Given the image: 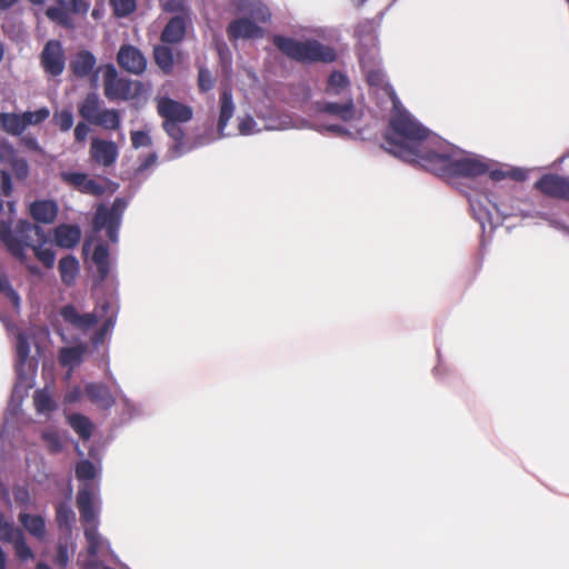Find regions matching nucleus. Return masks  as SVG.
I'll use <instances>...</instances> for the list:
<instances>
[{"label": "nucleus", "instance_id": "obj_1", "mask_svg": "<svg viewBox=\"0 0 569 569\" xmlns=\"http://www.w3.org/2000/svg\"><path fill=\"white\" fill-rule=\"evenodd\" d=\"M392 130L389 137L390 152L437 176L475 178L490 169L485 158L468 153L430 133L416 119H410L405 113L393 120Z\"/></svg>", "mask_w": 569, "mask_h": 569}, {"label": "nucleus", "instance_id": "obj_2", "mask_svg": "<svg viewBox=\"0 0 569 569\" xmlns=\"http://www.w3.org/2000/svg\"><path fill=\"white\" fill-rule=\"evenodd\" d=\"M0 320L4 323L9 331L16 330L4 318L0 316ZM33 342V333L31 331L16 332V371L18 382L14 386L11 397V405L20 406L23 392L32 387L33 376L37 370V360L30 357L31 343Z\"/></svg>", "mask_w": 569, "mask_h": 569}, {"label": "nucleus", "instance_id": "obj_3", "mask_svg": "<svg viewBox=\"0 0 569 569\" xmlns=\"http://www.w3.org/2000/svg\"><path fill=\"white\" fill-rule=\"evenodd\" d=\"M77 507L84 527V536L88 542V559L83 561L86 569H98L100 566L98 552L101 538L98 535V507L94 492L84 485L78 492Z\"/></svg>", "mask_w": 569, "mask_h": 569}, {"label": "nucleus", "instance_id": "obj_4", "mask_svg": "<svg viewBox=\"0 0 569 569\" xmlns=\"http://www.w3.org/2000/svg\"><path fill=\"white\" fill-rule=\"evenodd\" d=\"M43 236L44 231L41 227L26 220L19 221L14 229L11 228V222L9 221L0 223L1 241L20 260L24 259L26 249L31 248L34 242H41Z\"/></svg>", "mask_w": 569, "mask_h": 569}, {"label": "nucleus", "instance_id": "obj_5", "mask_svg": "<svg viewBox=\"0 0 569 569\" xmlns=\"http://www.w3.org/2000/svg\"><path fill=\"white\" fill-rule=\"evenodd\" d=\"M273 43L287 57L300 62H331L336 59L333 49L316 40L298 41L292 38L276 36Z\"/></svg>", "mask_w": 569, "mask_h": 569}, {"label": "nucleus", "instance_id": "obj_6", "mask_svg": "<svg viewBox=\"0 0 569 569\" xmlns=\"http://www.w3.org/2000/svg\"><path fill=\"white\" fill-rule=\"evenodd\" d=\"M377 50L372 49L370 52H365L362 49L359 52L360 63L363 72L366 73L367 81L370 87L382 89L391 99L393 106V114L390 119V132L387 134L388 151L390 152L389 137L392 134V122L398 116L405 113L410 119H415L401 104L393 88L386 81L385 73L379 67L377 61Z\"/></svg>", "mask_w": 569, "mask_h": 569}, {"label": "nucleus", "instance_id": "obj_7", "mask_svg": "<svg viewBox=\"0 0 569 569\" xmlns=\"http://www.w3.org/2000/svg\"><path fill=\"white\" fill-rule=\"evenodd\" d=\"M316 110L321 118V121L316 126L318 131L329 132L335 136L349 133L342 123L351 121L356 116L355 104L351 99L343 103H317Z\"/></svg>", "mask_w": 569, "mask_h": 569}, {"label": "nucleus", "instance_id": "obj_8", "mask_svg": "<svg viewBox=\"0 0 569 569\" xmlns=\"http://www.w3.org/2000/svg\"><path fill=\"white\" fill-rule=\"evenodd\" d=\"M0 541L11 543L20 561L34 559V552L28 546L23 530L3 515H0Z\"/></svg>", "mask_w": 569, "mask_h": 569}, {"label": "nucleus", "instance_id": "obj_9", "mask_svg": "<svg viewBox=\"0 0 569 569\" xmlns=\"http://www.w3.org/2000/svg\"><path fill=\"white\" fill-rule=\"evenodd\" d=\"M140 81L118 77L117 70L109 64V99L132 100L143 93Z\"/></svg>", "mask_w": 569, "mask_h": 569}, {"label": "nucleus", "instance_id": "obj_10", "mask_svg": "<svg viewBox=\"0 0 569 569\" xmlns=\"http://www.w3.org/2000/svg\"><path fill=\"white\" fill-rule=\"evenodd\" d=\"M40 64L52 77L60 76L66 67L62 44L58 40H49L40 54Z\"/></svg>", "mask_w": 569, "mask_h": 569}, {"label": "nucleus", "instance_id": "obj_11", "mask_svg": "<svg viewBox=\"0 0 569 569\" xmlns=\"http://www.w3.org/2000/svg\"><path fill=\"white\" fill-rule=\"evenodd\" d=\"M157 108L164 121L188 122L193 114L189 106L167 97L158 99Z\"/></svg>", "mask_w": 569, "mask_h": 569}, {"label": "nucleus", "instance_id": "obj_12", "mask_svg": "<svg viewBox=\"0 0 569 569\" xmlns=\"http://www.w3.org/2000/svg\"><path fill=\"white\" fill-rule=\"evenodd\" d=\"M535 186L546 196L569 200V180L567 178L545 174Z\"/></svg>", "mask_w": 569, "mask_h": 569}, {"label": "nucleus", "instance_id": "obj_13", "mask_svg": "<svg viewBox=\"0 0 569 569\" xmlns=\"http://www.w3.org/2000/svg\"><path fill=\"white\" fill-rule=\"evenodd\" d=\"M83 254L91 266H94L102 278L107 274V246L93 239L83 243Z\"/></svg>", "mask_w": 569, "mask_h": 569}, {"label": "nucleus", "instance_id": "obj_14", "mask_svg": "<svg viewBox=\"0 0 569 569\" xmlns=\"http://www.w3.org/2000/svg\"><path fill=\"white\" fill-rule=\"evenodd\" d=\"M119 64L131 73H142L147 67L143 54L132 46H124L118 53Z\"/></svg>", "mask_w": 569, "mask_h": 569}, {"label": "nucleus", "instance_id": "obj_15", "mask_svg": "<svg viewBox=\"0 0 569 569\" xmlns=\"http://www.w3.org/2000/svg\"><path fill=\"white\" fill-rule=\"evenodd\" d=\"M60 315L66 322L81 331H87L98 323V318L94 313H79L72 305L64 306Z\"/></svg>", "mask_w": 569, "mask_h": 569}, {"label": "nucleus", "instance_id": "obj_16", "mask_svg": "<svg viewBox=\"0 0 569 569\" xmlns=\"http://www.w3.org/2000/svg\"><path fill=\"white\" fill-rule=\"evenodd\" d=\"M58 204L53 200H36L29 206V213L39 223L50 224L58 216Z\"/></svg>", "mask_w": 569, "mask_h": 569}, {"label": "nucleus", "instance_id": "obj_17", "mask_svg": "<svg viewBox=\"0 0 569 569\" xmlns=\"http://www.w3.org/2000/svg\"><path fill=\"white\" fill-rule=\"evenodd\" d=\"M191 18L176 16L171 18L161 32V41L164 43H179L183 40L187 26Z\"/></svg>", "mask_w": 569, "mask_h": 569}, {"label": "nucleus", "instance_id": "obj_18", "mask_svg": "<svg viewBox=\"0 0 569 569\" xmlns=\"http://www.w3.org/2000/svg\"><path fill=\"white\" fill-rule=\"evenodd\" d=\"M228 31L230 38L233 40L239 38L256 39L261 38L263 34V30L259 26L246 18H241L231 22L229 24Z\"/></svg>", "mask_w": 569, "mask_h": 569}, {"label": "nucleus", "instance_id": "obj_19", "mask_svg": "<svg viewBox=\"0 0 569 569\" xmlns=\"http://www.w3.org/2000/svg\"><path fill=\"white\" fill-rule=\"evenodd\" d=\"M79 112L83 119L97 124H103L107 119V113L100 109L99 98L94 92L86 97Z\"/></svg>", "mask_w": 569, "mask_h": 569}, {"label": "nucleus", "instance_id": "obj_20", "mask_svg": "<svg viewBox=\"0 0 569 569\" xmlns=\"http://www.w3.org/2000/svg\"><path fill=\"white\" fill-rule=\"evenodd\" d=\"M87 352V345L78 342L71 347H63L59 351V362L63 367L69 368L68 377L71 376L72 370L78 367Z\"/></svg>", "mask_w": 569, "mask_h": 569}, {"label": "nucleus", "instance_id": "obj_21", "mask_svg": "<svg viewBox=\"0 0 569 569\" xmlns=\"http://www.w3.org/2000/svg\"><path fill=\"white\" fill-rule=\"evenodd\" d=\"M236 106L233 103L232 93L229 88H224L220 96V108L218 118V131L221 137L227 136L224 130L233 117Z\"/></svg>", "mask_w": 569, "mask_h": 569}, {"label": "nucleus", "instance_id": "obj_22", "mask_svg": "<svg viewBox=\"0 0 569 569\" xmlns=\"http://www.w3.org/2000/svg\"><path fill=\"white\" fill-rule=\"evenodd\" d=\"M81 239V230L76 224H59L54 229V241L61 248H73Z\"/></svg>", "mask_w": 569, "mask_h": 569}, {"label": "nucleus", "instance_id": "obj_23", "mask_svg": "<svg viewBox=\"0 0 569 569\" xmlns=\"http://www.w3.org/2000/svg\"><path fill=\"white\" fill-rule=\"evenodd\" d=\"M128 206V200L116 198L112 206L109 208V243L118 242V230L121 224L122 213Z\"/></svg>", "mask_w": 569, "mask_h": 569}, {"label": "nucleus", "instance_id": "obj_24", "mask_svg": "<svg viewBox=\"0 0 569 569\" xmlns=\"http://www.w3.org/2000/svg\"><path fill=\"white\" fill-rule=\"evenodd\" d=\"M19 522L23 528L38 540H43L46 537V521L40 515H31L28 512H20L18 516Z\"/></svg>", "mask_w": 569, "mask_h": 569}, {"label": "nucleus", "instance_id": "obj_25", "mask_svg": "<svg viewBox=\"0 0 569 569\" xmlns=\"http://www.w3.org/2000/svg\"><path fill=\"white\" fill-rule=\"evenodd\" d=\"M96 63L97 61L92 53L89 51H81L76 56L70 67L76 76L86 77L93 71Z\"/></svg>", "mask_w": 569, "mask_h": 569}, {"label": "nucleus", "instance_id": "obj_26", "mask_svg": "<svg viewBox=\"0 0 569 569\" xmlns=\"http://www.w3.org/2000/svg\"><path fill=\"white\" fill-rule=\"evenodd\" d=\"M0 128L11 136H20L24 132L22 114L13 112L0 113Z\"/></svg>", "mask_w": 569, "mask_h": 569}, {"label": "nucleus", "instance_id": "obj_27", "mask_svg": "<svg viewBox=\"0 0 569 569\" xmlns=\"http://www.w3.org/2000/svg\"><path fill=\"white\" fill-rule=\"evenodd\" d=\"M59 271L62 282L71 286L76 282L79 273V262L73 256H67L59 261Z\"/></svg>", "mask_w": 569, "mask_h": 569}, {"label": "nucleus", "instance_id": "obj_28", "mask_svg": "<svg viewBox=\"0 0 569 569\" xmlns=\"http://www.w3.org/2000/svg\"><path fill=\"white\" fill-rule=\"evenodd\" d=\"M234 3L260 22L268 21L271 16L269 9L258 0H234Z\"/></svg>", "mask_w": 569, "mask_h": 569}, {"label": "nucleus", "instance_id": "obj_29", "mask_svg": "<svg viewBox=\"0 0 569 569\" xmlns=\"http://www.w3.org/2000/svg\"><path fill=\"white\" fill-rule=\"evenodd\" d=\"M306 126V121H300L297 123L292 120V118L288 114H281L277 117H271L266 119L264 129L266 130H288L291 128H302Z\"/></svg>", "mask_w": 569, "mask_h": 569}, {"label": "nucleus", "instance_id": "obj_30", "mask_svg": "<svg viewBox=\"0 0 569 569\" xmlns=\"http://www.w3.org/2000/svg\"><path fill=\"white\" fill-rule=\"evenodd\" d=\"M68 422L71 428L82 438L89 439L92 433V423L90 420L79 413L70 415L68 417Z\"/></svg>", "mask_w": 569, "mask_h": 569}, {"label": "nucleus", "instance_id": "obj_31", "mask_svg": "<svg viewBox=\"0 0 569 569\" xmlns=\"http://www.w3.org/2000/svg\"><path fill=\"white\" fill-rule=\"evenodd\" d=\"M36 257L47 267L51 268L54 264L56 253L50 246H47L46 234L41 242H34L31 247Z\"/></svg>", "mask_w": 569, "mask_h": 569}, {"label": "nucleus", "instance_id": "obj_32", "mask_svg": "<svg viewBox=\"0 0 569 569\" xmlns=\"http://www.w3.org/2000/svg\"><path fill=\"white\" fill-rule=\"evenodd\" d=\"M154 60L159 68L166 72L170 73L173 68V53L170 48L166 46H157L154 48Z\"/></svg>", "mask_w": 569, "mask_h": 569}, {"label": "nucleus", "instance_id": "obj_33", "mask_svg": "<svg viewBox=\"0 0 569 569\" xmlns=\"http://www.w3.org/2000/svg\"><path fill=\"white\" fill-rule=\"evenodd\" d=\"M348 84L347 77L341 72L335 71L328 79L327 93L339 94L348 88Z\"/></svg>", "mask_w": 569, "mask_h": 569}, {"label": "nucleus", "instance_id": "obj_34", "mask_svg": "<svg viewBox=\"0 0 569 569\" xmlns=\"http://www.w3.org/2000/svg\"><path fill=\"white\" fill-rule=\"evenodd\" d=\"M76 520L74 511L70 506L61 503L57 508V522L59 527L70 529Z\"/></svg>", "mask_w": 569, "mask_h": 569}, {"label": "nucleus", "instance_id": "obj_35", "mask_svg": "<svg viewBox=\"0 0 569 569\" xmlns=\"http://www.w3.org/2000/svg\"><path fill=\"white\" fill-rule=\"evenodd\" d=\"M37 411L46 413L54 408V402L47 390H38L33 397Z\"/></svg>", "mask_w": 569, "mask_h": 569}, {"label": "nucleus", "instance_id": "obj_36", "mask_svg": "<svg viewBox=\"0 0 569 569\" xmlns=\"http://www.w3.org/2000/svg\"><path fill=\"white\" fill-rule=\"evenodd\" d=\"M50 116V110L47 107H42L36 111H26L22 113L24 129L28 126H36L44 121Z\"/></svg>", "mask_w": 569, "mask_h": 569}, {"label": "nucleus", "instance_id": "obj_37", "mask_svg": "<svg viewBox=\"0 0 569 569\" xmlns=\"http://www.w3.org/2000/svg\"><path fill=\"white\" fill-rule=\"evenodd\" d=\"M470 207L475 218L480 222L482 227H485L486 222H491L492 212L488 207L483 206L480 200H470Z\"/></svg>", "mask_w": 569, "mask_h": 569}, {"label": "nucleus", "instance_id": "obj_38", "mask_svg": "<svg viewBox=\"0 0 569 569\" xmlns=\"http://www.w3.org/2000/svg\"><path fill=\"white\" fill-rule=\"evenodd\" d=\"M0 292L8 298L10 303L16 310L20 308V297L18 292L11 287L6 276L0 273Z\"/></svg>", "mask_w": 569, "mask_h": 569}, {"label": "nucleus", "instance_id": "obj_39", "mask_svg": "<svg viewBox=\"0 0 569 569\" xmlns=\"http://www.w3.org/2000/svg\"><path fill=\"white\" fill-rule=\"evenodd\" d=\"M110 4L114 14L119 18L127 17L137 9L136 0H110Z\"/></svg>", "mask_w": 569, "mask_h": 569}, {"label": "nucleus", "instance_id": "obj_40", "mask_svg": "<svg viewBox=\"0 0 569 569\" xmlns=\"http://www.w3.org/2000/svg\"><path fill=\"white\" fill-rule=\"evenodd\" d=\"M91 157L97 163L107 167V141L93 139L91 144Z\"/></svg>", "mask_w": 569, "mask_h": 569}, {"label": "nucleus", "instance_id": "obj_41", "mask_svg": "<svg viewBox=\"0 0 569 569\" xmlns=\"http://www.w3.org/2000/svg\"><path fill=\"white\" fill-rule=\"evenodd\" d=\"M96 473V467L88 460L80 461L76 467V476L81 481L92 480Z\"/></svg>", "mask_w": 569, "mask_h": 569}, {"label": "nucleus", "instance_id": "obj_42", "mask_svg": "<svg viewBox=\"0 0 569 569\" xmlns=\"http://www.w3.org/2000/svg\"><path fill=\"white\" fill-rule=\"evenodd\" d=\"M67 10L64 7H50L47 9L46 14L52 21L59 22L62 26H70L71 19Z\"/></svg>", "mask_w": 569, "mask_h": 569}, {"label": "nucleus", "instance_id": "obj_43", "mask_svg": "<svg viewBox=\"0 0 569 569\" xmlns=\"http://www.w3.org/2000/svg\"><path fill=\"white\" fill-rule=\"evenodd\" d=\"M61 179L68 184L82 191L84 184H87L88 176L81 172H61Z\"/></svg>", "mask_w": 569, "mask_h": 569}, {"label": "nucleus", "instance_id": "obj_44", "mask_svg": "<svg viewBox=\"0 0 569 569\" xmlns=\"http://www.w3.org/2000/svg\"><path fill=\"white\" fill-rule=\"evenodd\" d=\"M163 10L170 13H177V16L190 18V10L186 0H168L163 4Z\"/></svg>", "mask_w": 569, "mask_h": 569}, {"label": "nucleus", "instance_id": "obj_45", "mask_svg": "<svg viewBox=\"0 0 569 569\" xmlns=\"http://www.w3.org/2000/svg\"><path fill=\"white\" fill-rule=\"evenodd\" d=\"M238 130L242 136H250L260 132L261 128L251 116H244L239 118Z\"/></svg>", "mask_w": 569, "mask_h": 569}, {"label": "nucleus", "instance_id": "obj_46", "mask_svg": "<svg viewBox=\"0 0 569 569\" xmlns=\"http://www.w3.org/2000/svg\"><path fill=\"white\" fill-rule=\"evenodd\" d=\"M53 120L62 131H68L73 126V114L70 110H62L54 113Z\"/></svg>", "mask_w": 569, "mask_h": 569}, {"label": "nucleus", "instance_id": "obj_47", "mask_svg": "<svg viewBox=\"0 0 569 569\" xmlns=\"http://www.w3.org/2000/svg\"><path fill=\"white\" fill-rule=\"evenodd\" d=\"M180 122L174 121H164L163 128L166 132L177 142L176 149L179 148V144L181 143L183 139V130L179 126Z\"/></svg>", "mask_w": 569, "mask_h": 569}, {"label": "nucleus", "instance_id": "obj_48", "mask_svg": "<svg viewBox=\"0 0 569 569\" xmlns=\"http://www.w3.org/2000/svg\"><path fill=\"white\" fill-rule=\"evenodd\" d=\"M132 146L138 149L151 144V137L148 131L139 130L131 133Z\"/></svg>", "mask_w": 569, "mask_h": 569}, {"label": "nucleus", "instance_id": "obj_49", "mask_svg": "<svg viewBox=\"0 0 569 569\" xmlns=\"http://www.w3.org/2000/svg\"><path fill=\"white\" fill-rule=\"evenodd\" d=\"M199 88L201 91H210L214 86V80L211 76V72L204 68L199 70Z\"/></svg>", "mask_w": 569, "mask_h": 569}, {"label": "nucleus", "instance_id": "obj_50", "mask_svg": "<svg viewBox=\"0 0 569 569\" xmlns=\"http://www.w3.org/2000/svg\"><path fill=\"white\" fill-rule=\"evenodd\" d=\"M60 4L66 9L76 13H86L89 6L83 0H59Z\"/></svg>", "mask_w": 569, "mask_h": 569}, {"label": "nucleus", "instance_id": "obj_51", "mask_svg": "<svg viewBox=\"0 0 569 569\" xmlns=\"http://www.w3.org/2000/svg\"><path fill=\"white\" fill-rule=\"evenodd\" d=\"M12 192L11 176L7 171L0 170V196L9 197Z\"/></svg>", "mask_w": 569, "mask_h": 569}, {"label": "nucleus", "instance_id": "obj_52", "mask_svg": "<svg viewBox=\"0 0 569 569\" xmlns=\"http://www.w3.org/2000/svg\"><path fill=\"white\" fill-rule=\"evenodd\" d=\"M107 226V206L100 204L98 207L94 220L93 228L96 231L102 230Z\"/></svg>", "mask_w": 569, "mask_h": 569}, {"label": "nucleus", "instance_id": "obj_53", "mask_svg": "<svg viewBox=\"0 0 569 569\" xmlns=\"http://www.w3.org/2000/svg\"><path fill=\"white\" fill-rule=\"evenodd\" d=\"M43 440L51 451H59L62 447L61 440L54 431H46L43 433Z\"/></svg>", "mask_w": 569, "mask_h": 569}, {"label": "nucleus", "instance_id": "obj_54", "mask_svg": "<svg viewBox=\"0 0 569 569\" xmlns=\"http://www.w3.org/2000/svg\"><path fill=\"white\" fill-rule=\"evenodd\" d=\"M86 395L91 401H99L104 395V388L100 385L89 383L86 387Z\"/></svg>", "mask_w": 569, "mask_h": 569}, {"label": "nucleus", "instance_id": "obj_55", "mask_svg": "<svg viewBox=\"0 0 569 569\" xmlns=\"http://www.w3.org/2000/svg\"><path fill=\"white\" fill-rule=\"evenodd\" d=\"M14 154L16 151L10 143L0 141V161L9 163L13 160Z\"/></svg>", "mask_w": 569, "mask_h": 569}, {"label": "nucleus", "instance_id": "obj_56", "mask_svg": "<svg viewBox=\"0 0 569 569\" xmlns=\"http://www.w3.org/2000/svg\"><path fill=\"white\" fill-rule=\"evenodd\" d=\"M82 192L90 193V194H101L103 193V188L98 184L93 179H88L87 184H84Z\"/></svg>", "mask_w": 569, "mask_h": 569}, {"label": "nucleus", "instance_id": "obj_57", "mask_svg": "<svg viewBox=\"0 0 569 569\" xmlns=\"http://www.w3.org/2000/svg\"><path fill=\"white\" fill-rule=\"evenodd\" d=\"M112 406H114L116 409H118L120 407L123 408V409H127L128 410V418L132 417L133 406L130 405V402L126 398H120L118 400H112V403H111V400L109 399V408H111Z\"/></svg>", "mask_w": 569, "mask_h": 569}, {"label": "nucleus", "instance_id": "obj_58", "mask_svg": "<svg viewBox=\"0 0 569 569\" xmlns=\"http://www.w3.org/2000/svg\"><path fill=\"white\" fill-rule=\"evenodd\" d=\"M14 499L17 502L27 506L30 502L29 491L23 487L17 488L14 490Z\"/></svg>", "mask_w": 569, "mask_h": 569}, {"label": "nucleus", "instance_id": "obj_59", "mask_svg": "<svg viewBox=\"0 0 569 569\" xmlns=\"http://www.w3.org/2000/svg\"><path fill=\"white\" fill-rule=\"evenodd\" d=\"M81 389L79 387H74L66 393L64 401L68 403H74L81 398Z\"/></svg>", "mask_w": 569, "mask_h": 569}, {"label": "nucleus", "instance_id": "obj_60", "mask_svg": "<svg viewBox=\"0 0 569 569\" xmlns=\"http://www.w3.org/2000/svg\"><path fill=\"white\" fill-rule=\"evenodd\" d=\"M89 133V127L86 123H78L74 129V137L78 141H83Z\"/></svg>", "mask_w": 569, "mask_h": 569}, {"label": "nucleus", "instance_id": "obj_61", "mask_svg": "<svg viewBox=\"0 0 569 569\" xmlns=\"http://www.w3.org/2000/svg\"><path fill=\"white\" fill-rule=\"evenodd\" d=\"M57 563L61 567H66L68 563V552L67 549L62 546L58 549Z\"/></svg>", "mask_w": 569, "mask_h": 569}, {"label": "nucleus", "instance_id": "obj_62", "mask_svg": "<svg viewBox=\"0 0 569 569\" xmlns=\"http://www.w3.org/2000/svg\"><path fill=\"white\" fill-rule=\"evenodd\" d=\"M157 161V156L154 153L152 154H149L146 160L140 164V167L138 168V171H143L146 169H148L149 167L153 166Z\"/></svg>", "mask_w": 569, "mask_h": 569}, {"label": "nucleus", "instance_id": "obj_63", "mask_svg": "<svg viewBox=\"0 0 569 569\" xmlns=\"http://www.w3.org/2000/svg\"><path fill=\"white\" fill-rule=\"evenodd\" d=\"M218 51H219V54L221 57V60H222L223 64H227V63L230 64V59H229L230 54H229V50H228L227 46L226 44H220L218 47Z\"/></svg>", "mask_w": 569, "mask_h": 569}, {"label": "nucleus", "instance_id": "obj_64", "mask_svg": "<svg viewBox=\"0 0 569 569\" xmlns=\"http://www.w3.org/2000/svg\"><path fill=\"white\" fill-rule=\"evenodd\" d=\"M107 332V326H102L99 330V332L96 335V337L93 338V343L97 346V345H100L103 342V339H104V333Z\"/></svg>", "mask_w": 569, "mask_h": 569}]
</instances>
